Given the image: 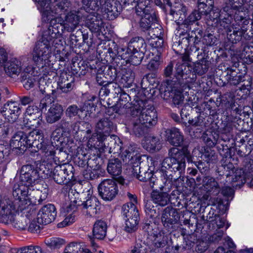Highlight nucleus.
<instances>
[{"label": "nucleus", "instance_id": "nucleus-1", "mask_svg": "<svg viewBox=\"0 0 253 253\" xmlns=\"http://www.w3.org/2000/svg\"><path fill=\"white\" fill-rule=\"evenodd\" d=\"M222 105L225 108L228 115L224 121L222 122V129L224 133L230 132L234 127L239 130L243 128L240 124L243 123L242 116L244 115L249 117L248 112H244L242 107L239 105L235 100V97L231 94H225L221 100Z\"/></svg>", "mask_w": 253, "mask_h": 253}, {"label": "nucleus", "instance_id": "nucleus-2", "mask_svg": "<svg viewBox=\"0 0 253 253\" xmlns=\"http://www.w3.org/2000/svg\"><path fill=\"white\" fill-rule=\"evenodd\" d=\"M71 7L60 15L53 16L50 14L49 16L50 19L48 21L50 20V24L54 34L60 33L59 29H61L62 32L63 31L72 32L79 26L82 17L80 14V11L79 10H73L68 12Z\"/></svg>", "mask_w": 253, "mask_h": 253}, {"label": "nucleus", "instance_id": "nucleus-3", "mask_svg": "<svg viewBox=\"0 0 253 253\" xmlns=\"http://www.w3.org/2000/svg\"><path fill=\"white\" fill-rule=\"evenodd\" d=\"M230 4L234 9L233 16L235 22L240 27H233V34L229 35L230 40L233 42L239 40L240 34H245L246 26L250 23V20L249 18L248 9L244 6V0H229Z\"/></svg>", "mask_w": 253, "mask_h": 253}, {"label": "nucleus", "instance_id": "nucleus-4", "mask_svg": "<svg viewBox=\"0 0 253 253\" xmlns=\"http://www.w3.org/2000/svg\"><path fill=\"white\" fill-rule=\"evenodd\" d=\"M147 101L136 100L131 107L132 117H138V120L149 127L157 123V114L154 107L151 105H146Z\"/></svg>", "mask_w": 253, "mask_h": 253}, {"label": "nucleus", "instance_id": "nucleus-5", "mask_svg": "<svg viewBox=\"0 0 253 253\" xmlns=\"http://www.w3.org/2000/svg\"><path fill=\"white\" fill-rule=\"evenodd\" d=\"M196 76L192 71V68L187 63H178L176 65L174 77L170 84L174 87H180L182 89H189V84L196 80Z\"/></svg>", "mask_w": 253, "mask_h": 253}, {"label": "nucleus", "instance_id": "nucleus-6", "mask_svg": "<svg viewBox=\"0 0 253 253\" xmlns=\"http://www.w3.org/2000/svg\"><path fill=\"white\" fill-rule=\"evenodd\" d=\"M127 196L131 202L124 204L122 210L123 215L126 218L125 230L128 233H132L137 229L139 214L135 205L137 203L136 198L129 193Z\"/></svg>", "mask_w": 253, "mask_h": 253}, {"label": "nucleus", "instance_id": "nucleus-7", "mask_svg": "<svg viewBox=\"0 0 253 253\" xmlns=\"http://www.w3.org/2000/svg\"><path fill=\"white\" fill-rule=\"evenodd\" d=\"M136 2L135 12L141 17L140 26L144 30H149L152 24L158 21L156 13L151 7L150 0H137Z\"/></svg>", "mask_w": 253, "mask_h": 253}, {"label": "nucleus", "instance_id": "nucleus-8", "mask_svg": "<svg viewBox=\"0 0 253 253\" xmlns=\"http://www.w3.org/2000/svg\"><path fill=\"white\" fill-rule=\"evenodd\" d=\"M51 55L49 41L44 37L36 43L32 52V59L35 66L43 68L49 61Z\"/></svg>", "mask_w": 253, "mask_h": 253}, {"label": "nucleus", "instance_id": "nucleus-9", "mask_svg": "<svg viewBox=\"0 0 253 253\" xmlns=\"http://www.w3.org/2000/svg\"><path fill=\"white\" fill-rule=\"evenodd\" d=\"M179 149L172 148L169 150V157L166 158L162 162V168L167 169L166 171L173 172L176 174L174 177L179 178L185 169V159L184 156H177Z\"/></svg>", "mask_w": 253, "mask_h": 253}, {"label": "nucleus", "instance_id": "nucleus-10", "mask_svg": "<svg viewBox=\"0 0 253 253\" xmlns=\"http://www.w3.org/2000/svg\"><path fill=\"white\" fill-rule=\"evenodd\" d=\"M78 196L79 193L75 190H72L68 193V197L71 203L75 204L76 206L81 207L84 214L89 217L95 215L97 212L99 205L97 199L95 197H91L86 201L82 202L77 200V197Z\"/></svg>", "mask_w": 253, "mask_h": 253}, {"label": "nucleus", "instance_id": "nucleus-11", "mask_svg": "<svg viewBox=\"0 0 253 253\" xmlns=\"http://www.w3.org/2000/svg\"><path fill=\"white\" fill-rule=\"evenodd\" d=\"M51 175L56 183L61 185L66 184L70 181L76 180L74 168L67 163L55 166L51 171Z\"/></svg>", "mask_w": 253, "mask_h": 253}, {"label": "nucleus", "instance_id": "nucleus-12", "mask_svg": "<svg viewBox=\"0 0 253 253\" xmlns=\"http://www.w3.org/2000/svg\"><path fill=\"white\" fill-rule=\"evenodd\" d=\"M98 191L99 196L105 201L113 200L118 193L119 190L115 180L106 179L98 185Z\"/></svg>", "mask_w": 253, "mask_h": 253}, {"label": "nucleus", "instance_id": "nucleus-13", "mask_svg": "<svg viewBox=\"0 0 253 253\" xmlns=\"http://www.w3.org/2000/svg\"><path fill=\"white\" fill-rule=\"evenodd\" d=\"M40 178L38 170L32 165L23 166L21 170L20 182L28 187H33Z\"/></svg>", "mask_w": 253, "mask_h": 253}, {"label": "nucleus", "instance_id": "nucleus-14", "mask_svg": "<svg viewBox=\"0 0 253 253\" xmlns=\"http://www.w3.org/2000/svg\"><path fill=\"white\" fill-rule=\"evenodd\" d=\"M16 203L8 198L4 199L0 210V222L10 224L16 213Z\"/></svg>", "mask_w": 253, "mask_h": 253}, {"label": "nucleus", "instance_id": "nucleus-15", "mask_svg": "<svg viewBox=\"0 0 253 253\" xmlns=\"http://www.w3.org/2000/svg\"><path fill=\"white\" fill-rule=\"evenodd\" d=\"M29 188L26 185L15 184L12 189V196L14 198L13 201L16 203V207H20V210H23L25 207H22L24 205H28L27 199L29 198Z\"/></svg>", "mask_w": 253, "mask_h": 253}, {"label": "nucleus", "instance_id": "nucleus-16", "mask_svg": "<svg viewBox=\"0 0 253 253\" xmlns=\"http://www.w3.org/2000/svg\"><path fill=\"white\" fill-rule=\"evenodd\" d=\"M85 25L93 33L104 34V23L100 15L96 12H91L86 16Z\"/></svg>", "mask_w": 253, "mask_h": 253}, {"label": "nucleus", "instance_id": "nucleus-17", "mask_svg": "<svg viewBox=\"0 0 253 253\" xmlns=\"http://www.w3.org/2000/svg\"><path fill=\"white\" fill-rule=\"evenodd\" d=\"M55 207L51 204L43 206L39 211L37 220L39 223L47 224L54 220L56 216Z\"/></svg>", "mask_w": 253, "mask_h": 253}, {"label": "nucleus", "instance_id": "nucleus-18", "mask_svg": "<svg viewBox=\"0 0 253 253\" xmlns=\"http://www.w3.org/2000/svg\"><path fill=\"white\" fill-rule=\"evenodd\" d=\"M117 44L112 41L100 43L97 46V52L101 58H104L107 62L113 60L114 52H116Z\"/></svg>", "mask_w": 253, "mask_h": 253}, {"label": "nucleus", "instance_id": "nucleus-19", "mask_svg": "<svg viewBox=\"0 0 253 253\" xmlns=\"http://www.w3.org/2000/svg\"><path fill=\"white\" fill-rule=\"evenodd\" d=\"M179 214L176 209L168 207L163 211L161 220L163 225L168 229H171L179 219Z\"/></svg>", "mask_w": 253, "mask_h": 253}, {"label": "nucleus", "instance_id": "nucleus-20", "mask_svg": "<svg viewBox=\"0 0 253 253\" xmlns=\"http://www.w3.org/2000/svg\"><path fill=\"white\" fill-rule=\"evenodd\" d=\"M103 9L106 18L109 20H112L120 14L122 6L117 0H106L103 4Z\"/></svg>", "mask_w": 253, "mask_h": 253}, {"label": "nucleus", "instance_id": "nucleus-21", "mask_svg": "<svg viewBox=\"0 0 253 253\" xmlns=\"http://www.w3.org/2000/svg\"><path fill=\"white\" fill-rule=\"evenodd\" d=\"M29 188V198L27 199L28 205H40L45 201L48 195V190L47 187H42L40 189H32Z\"/></svg>", "mask_w": 253, "mask_h": 253}, {"label": "nucleus", "instance_id": "nucleus-22", "mask_svg": "<svg viewBox=\"0 0 253 253\" xmlns=\"http://www.w3.org/2000/svg\"><path fill=\"white\" fill-rule=\"evenodd\" d=\"M0 112L9 122H15L20 114L21 109L16 102H9L5 104Z\"/></svg>", "mask_w": 253, "mask_h": 253}, {"label": "nucleus", "instance_id": "nucleus-23", "mask_svg": "<svg viewBox=\"0 0 253 253\" xmlns=\"http://www.w3.org/2000/svg\"><path fill=\"white\" fill-rule=\"evenodd\" d=\"M23 136L26 147L37 148L41 143V141L44 139L42 133L38 129H34L28 133L23 132Z\"/></svg>", "mask_w": 253, "mask_h": 253}, {"label": "nucleus", "instance_id": "nucleus-24", "mask_svg": "<svg viewBox=\"0 0 253 253\" xmlns=\"http://www.w3.org/2000/svg\"><path fill=\"white\" fill-rule=\"evenodd\" d=\"M132 173L138 180L141 181H149L153 177L154 173L153 170L150 167L142 165L141 166H133L132 168Z\"/></svg>", "mask_w": 253, "mask_h": 253}, {"label": "nucleus", "instance_id": "nucleus-25", "mask_svg": "<svg viewBox=\"0 0 253 253\" xmlns=\"http://www.w3.org/2000/svg\"><path fill=\"white\" fill-rule=\"evenodd\" d=\"M224 18L218 21V24L216 26H214L213 27L216 28L217 30L219 31V32H222L223 30L227 33V37L228 40L233 43H236L237 42H239L240 40L235 42H233L232 41L230 40L229 35L233 34V27H239L240 28V27L236 23V24H234L232 25H231V17H227L226 16H223Z\"/></svg>", "mask_w": 253, "mask_h": 253}, {"label": "nucleus", "instance_id": "nucleus-26", "mask_svg": "<svg viewBox=\"0 0 253 253\" xmlns=\"http://www.w3.org/2000/svg\"><path fill=\"white\" fill-rule=\"evenodd\" d=\"M129 96L124 91H121L120 96V101L115 105L112 106L107 110L108 114L106 112L107 115H111L109 114L112 110L113 111L120 115H123L127 112L126 109L128 107L127 103L129 100Z\"/></svg>", "mask_w": 253, "mask_h": 253}, {"label": "nucleus", "instance_id": "nucleus-27", "mask_svg": "<svg viewBox=\"0 0 253 253\" xmlns=\"http://www.w3.org/2000/svg\"><path fill=\"white\" fill-rule=\"evenodd\" d=\"M63 111L62 105L58 103L53 104L46 114V122L52 124L59 121L63 115Z\"/></svg>", "mask_w": 253, "mask_h": 253}, {"label": "nucleus", "instance_id": "nucleus-28", "mask_svg": "<svg viewBox=\"0 0 253 253\" xmlns=\"http://www.w3.org/2000/svg\"><path fill=\"white\" fill-rule=\"evenodd\" d=\"M136 148L134 145L130 144L122 150L121 157L124 162L132 164L134 161H139L140 156Z\"/></svg>", "mask_w": 253, "mask_h": 253}, {"label": "nucleus", "instance_id": "nucleus-29", "mask_svg": "<svg viewBox=\"0 0 253 253\" xmlns=\"http://www.w3.org/2000/svg\"><path fill=\"white\" fill-rule=\"evenodd\" d=\"M38 150L40 151L41 154L44 159L47 161H51L55 153L56 148L54 145L47 140L43 139L37 147Z\"/></svg>", "mask_w": 253, "mask_h": 253}, {"label": "nucleus", "instance_id": "nucleus-30", "mask_svg": "<svg viewBox=\"0 0 253 253\" xmlns=\"http://www.w3.org/2000/svg\"><path fill=\"white\" fill-rule=\"evenodd\" d=\"M49 4H51V12L60 15L65 12L71 6V2L69 0H48Z\"/></svg>", "mask_w": 253, "mask_h": 253}, {"label": "nucleus", "instance_id": "nucleus-31", "mask_svg": "<svg viewBox=\"0 0 253 253\" xmlns=\"http://www.w3.org/2000/svg\"><path fill=\"white\" fill-rule=\"evenodd\" d=\"M167 140L172 145L179 147L182 145L184 136L179 129L174 127L167 131Z\"/></svg>", "mask_w": 253, "mask_h": 253}, {"label": "nucleus", "instance_id": "nucleus-32", "mask_svg": "<svg viewBox=\"0 0 253 253\" xmlns=\"http://www.w3.org/2000/svg\"><path fill=\"white\" fill-rule=\"evenodd\" d=\"M22 69L21 61L12 58L4 66L6 74L9 77L15 78L19 75Z\"/></svg>", "mask_w": 253, "mask_h": 253}, {"label": "nucleus", "instance_id": "nucleus-33", "mask_svg": "<svg viewBox=\"0 0 253 253\" xmlns=\"http://www.w3.org/2000/svg\"><path fill=\"white\" fill-rule=\"evenodd\" d=\"M151 199L153 202L161 207L167 205L170 201V195L159 190H153L151 193Z\"/></svg>", "mask_w": 253, "mask_h": 253}, {"label": "nucleus", "instance_id": "nucleus-34", "mask_svg": "<svg viewBox=\"0 0 253 253\" xmlns=\"http://www.w3.org/2000/svg\"><path fill=\"white\" fill-rule=\"evenodd\" d=\"M203 37V34H197L192 37H187L189 41V45H191L190 47V53L192 55H196L198 57L201 54L202 50L200 51V47L203 42L201 41V39Z\"/></svg>", "mask_w": 253, "mask_h": 253}, {"label": "nucleus", "instance_id": "nucleus-35", "mask_svg": "<svg viewBox=\"0 0 253 253\" xmlns=\"http://www.w3.org/2000/svg\"><path fill=\"white\" fill-rule=\"evenodd\" d=\"M107 225L101 219L98 220L94 223L92 229L93 237L98 240L103 239L106 236Z\"/></svg>", "mask_w": 253, "mask_h": 253}, {"label": "nucleus", "instance_id": "nucleus-36", "mask_svg": "<svg viewBox=\"0 0 253 253\" xmlns=\"http://www.w3.org/2000/svg\"><path fill=\"white\" fill-rule=\"evenodd\" d=\"M204 189L209 193L214 195L218 194L220 191V187L214 178L210 176H205L202 180Z\"/></svg>", "mask_w": 253, "mask_h": 253}, {"label": "nucleus", "instance_id": "nucleus-37", "mask_svg": "<svg viewBox=\"0 0 253 253\" xmlns=\"http://www.w3.org/2000/svg\"><path fill=\"white\" fill-rule=\"evenodd\" d=\"M96 129L99 133H106L108 135L114 129L113 122L108 117H104L99 120L96 124Z\"/></svg>", "mask_w": 253, "mask_h": 253}, {"label": "nucleus", "instance_id": "nucleus-38", "mask_svg": "<svg viewBox=\"0 0 253 253\" xmlns=\"http://www.w3.org/2000/svg\"><path fill=\"white\" fill-rule=\"evenodd\" d=\"M37 2V6L39 10L42 13V19L45 22L49 20V16L57 15L51 12V4H49L48 0H35Z\"/></svg>", "mask_w": 253, "mask_h": 253}, {"label": "nucleus", "instance_id": "nucleus-39", "mask_svg": "<svg viewBox=\"0 0 253 253\" xmlns=\"http://www.w3.org/2000/svg\"><path fill=\"white\" fill-rule=\"evenodd\" d=\"M128 45L129 51H139L145 53L146 50V43L141 37L133 38L128 42Z\"/></svg>", "mask_w": 253, "mask_h": 253}, {"label": "nucleus", "instance_id": "nucleus-40", "mask_svg": "<svg viewBox=\"0 0 253 253\" xmlns=\"http://www.w3.org/2000/svg\"><path fill=\"white\" fill-rule=\"evenodd\" d=\"M202 138L205 144L210 148H212L216 144L220 143L219 134L216 131L213 130H207L203 134Z\"/></svg>", "mask_w": 253, "mask_h": 253}, {"label": "nucleus", "instance_id": "nucleus-41", "mask_svg": "<svg viewBox=\"0 0 253 253\" xmlns=\"http://www.w3.org/2000/svg\"><path fill=\"white\" fill-rule=\"evenodd\" d=\"M107 171L113 176H119L122 170V164L118 158H112L108 161Z\"/></svg>", "mask_w": 253, "mask_h": 253}, {"label": "nucleus", "instance_id": "nucleus-42", "mask_svg": "<svg viewBox=\"0 0 253 253\" xmlns=\"http://www.w3.org/2000/svg\"><path fill=\"white\" fill-rule=\"evenodd\" d=\"M171 86V90L169 93V95L172 99V102L175 107H179L183 103L184 96L182 94V92L185 89H182L180 87H174V85Z\"/></svg>", "mask_w": 253, "mask_h": 253}, {"label": "nucleus", "instance_id": "nucleus-43", "mask_svg": "<svg viewBox=\"0 0 253 253\" xmlns=\"http://www.w3.org/2000/svg\"><path fill=\"white\" fill-rule=\"evenodd\" d=\"M180 28L186 33L187 36L186 37L203 34L202 27L200 26L199 23H182L180 25Z\"/></svg>", "mask_w": 253, "mask_h": 253}, {"label": "nucleus", "instance_id": "nucleus-44", "mask_svg": "<svg viewBox=\"0 0 253 253\" xmlns=\"http://www.w3.org/2000/svg\"><path fill=\"white\" fill-rule=\"evenodd\" d=\"M143 146L149 151H156L161 148L160 140L159 137L154 136H149L145 138Z\"/></svg>", "mask_w": 253, "mask_h": 253}, {"label": "nucleus", "instance_id": "nucleus-45", "mask_svg": "<svg viewBox=\"0 0 253 253\" xmlns=\"http://www.w3.org/2000/svg\"><path fill=\"white\" fill-rule=\"evenodd\" d=\"M177 179L174 177L171 174H169L168 171H166L163 177V183L160 187V191L165 193L169 194L173 187V182Z\"/></svg>", "mask_w": 253, "mask_h": 253}, {"label": "nucleus", "instance_id": "nucleus-46", "mask_svg": "<svg viewBox=\"0 0 253 253\" xmlns=\"http://www.w3.org/2000/svg\"><path fill=\"white\" fill-rule=\"evenodd\" d=\"M227 159L221 160V165L218 168V172L220 175L225 176L227 178L231 176L234 167L230 161L226 162Z\"/></svg>", "mask_w": 253, "mask_h": 253}, {"label": "nucleus", "instance_id": "nucleus-47", "mask_svg": "<svg viewBox=\"0 0 253 253\" xmlns=\"http://www.w3.org/2000/svg\"><path fill=\"white\" fill-rule=\"evenodd\" d=\"M23 131H18L12 136L10 141V146L12 149H22V147H26L23 139Z\"/></svg>", "mask_w": 253, "mask_h": 253}, {"label": "nucleus", "instance_id": "nucleus-48", "mask_svg": "<svg viewBox=\"0 0 253 253\" xmlns=\"http://www.w3.org/2000/svg\"><path fill=\"white\" fill-rule=\"evenodd\" d=\"M149 128L150 127L137 120L132 124V132L136 136L140 137L147 133Z\"/></svg>", "mask_w": 253, "mask_h": 253}, {"label": "nucleus", "instance_id": "nucleus-49", "mask_svg": "<svg viewBox=\"0 0 253 253\" xmlns=\"http://www.w3.org/2000/svg\"><path fill=\"white\" fill-rule=\"evenodd\" d=\"M238 73L232 69H228L226 80L232 85H237L245 81V76L237 75Z\"/></svg>", "mask_w": 253, "mask_h": 253}, {"label": "nucleus", "instance_id": "nucleus-50", "mask_svg": "<svg viewBox=\"0 0 253 253\" xmlns=\"http://www.w3.org/2000/svg\"><path fill=\"white\" fill-rule=\"evenodd\" d=\"M135 73L131 69H125L121 78L122 83L124 84L123 86L126 87H130L133 83Z\"/></svg>", "mask_w": 253, "mask_h": 253}, {"label": "nucleus", "instance_id": "nucleus-51", "mask_svg": "<svg viewBox=\"0 0 253 253\" xmlns=\"http://www.w3.org/2000/svg\"><path fill=\"white\" fill-rule=\"evenodd\" d=\"M220 16H222L219 9L218 8H212L207 16V23L208 25L212 27L216 26L218 21L219 20Z\"/></svg>", "mask_w": 253, "mask_h": 253}, {"label": "nucleus", "instance_id": "nucleus-52", "mask_svg": "<svg viewBox=\"0 0 253 253\" xmlns=\"http://www.w3.org/2000/svg\"><path fill=\"white\" fill-rule=\"evenodd\" d=\"M42 111L39 108L34 106H29L26 109V116H29L28 120H33L37 121V124L40 123L42 118Z\"/></svg>", "mask_w": 253, "mask_h": 253}, {"label": "nucleus", "instance_id": "nucleus-53", "mask_svg": "<svg viewBox=\"0 0 253 253\" xmlns=\"http://www.w3.org/2000/svg\"><path fill=\"white\" fill-rule=\"evenodd\" d=\"M83 7L86 12H96L101 5V0H82Z\"/></svg>", "mask_w": 253, "mask_h": 253}, {"label": "nucleus", "instance_id": "nucleus-54", "mask_svg": "<svg viewBox=\"0 0 253 253\" xmlns=\"http://www.w3.org/2000/svg\"><path fill=\"white\" fill-rule=\"evenodd\" d=\"M91 252L87 249L84 248L81 243H71L65 248L64 253H88Z\"/></svg>", "mask_w": 253, "mask_h": 253}, {"label": "nucleus", "instance_id": "nucleus-55", "mask_svg": "<svg viewBox=\"0 0 253 253\" xmlns=\"http://www.w3.org/2000/svg\"><path fill=\"white\" fill-rule=\"evenodd\" d=\"M210 63L209 61L203 57L195 63L194 70L198 75H203L208 71Z\"/></svg>", "mask_w": 253, "mask_h": 253}, {"label": "nucleus", "instance_id": "nucleus-56", "mask_svg": "<svg viewBox=\"0 0 253 253\" xmlns=\"http://www.w3.org/2000/svg\"><path fill=\"white\" fill-rule=\"evenodd\" d=\"M189 46V41L187 37H185L174 42L172 48L175 52L181 53L183 51L185 52Z\"/></svg>", "mask_w": 253, "mask_h": 253}, {"label": "nucleus", "instance_id": "nucleus-57", "mask_svg": "<svg viewBox=\"0 0 253 253\" xmlns=\"http://www.w3.org/2000/svg\"><path fill=\"white\" fill-rule=\"evenodd\" d=\"M29 221L30 220L26 216L19 215L16 216L15 215L10 224L17 229L24 230L26 229Z\"/></svg>", "mask_w": 253, "mask_h": 253}, {"label": "nucleus", "instance_id": "nucleus-58", "mask_svg": "<svg viewBox=\"0 0 253 253\" xmlns=\"http://www.w3.org/2000/svg\"><path fill=\"white\" fill-rule=\"evenodd\" d=\"M155 31H158L156 34H154V36H155L156 39L154 41L151 43V44H152V46L156 48H162L164 44V40L162 38L163 34L162 29L161 28V27L160 28L157 27L156 28H152V29L149 30V33H152L154 32Z\"/></svg>", "mask_w": 253, "mask_h": 253}, {"label": "nucleus", "instance_id": "nucleus-59", "mask_svg": "<svg viewBox=\"0 0 253 253\" xmlns=\"http://www.w3.org/2000/svg\"><path fill=\"white\" fill-rule=\"evenodd\" d=\"M70 81L68 82V79H65L63 78H61V81L60 84H58V87L61 90L62 92L68 93L73 89L75 87V82L74 78L70 76ZM68 79V77H67Z\"/></svg>", "mask_w": 253, "mask_h": 253}, {"label": "nucleus", "instance_id": "nucleus-60", "mask_svg": "<svg viewBox=\"0 0 253 253\" xmlns=\"http://www.w3.org/2000/svg\"><path fill=\"white\" fill-rule=\"evenodd\" d=\"M100 138L101 142L98 143L99 146L96 149L99 152V153H97L98 157L102 155L106 156L107 154H111L109 146L105 143L107 140V135L105 134L104 136H102Z\"/></svg>", "mask_w": 253, "mask_h": 253}, {"label": "nucleus", "instance_id": "nucleus-61", "mask_svg": "<svg viewBox=\"0 0 253 253\" xmlns=\"http://www.w3.org/2000/svg\"><path fill=\"white\" fill-rule=\"evenodd\" d=\"M129 51L128 46L127 48H119L117 45L116 47V52H114L113 60L116 58L126 60V62H128L130 56V54L128 52Z\"/></svg>", "mask_w": 253, "mask_h": 253}, {"label": "nucleus", "instance_id": "nucleus-62", "mask_svg": "<svg viewBox=\"0 0 253 253\" xmlns=\"http://www.w3.org/2000/svg\"><path fill=\"white\" fill-rule=\"evenodd\" d=\"M46 245L51 249L60 248L64 244V240L59 238H51L45 240Z\"/></svg>", "mask_w": 253, "mask_h": 253}, {"label": "nucleus", "instance_id": "nucleus-63", "mask_svg": "<svg viewBox=\"0 0 253 253\" xmlns=\"http://www.w3.org/2000/svg\"><path fill=\"white\" fill-rule=\"evenodd\" d=\"M105 134L99 133H94L88 138L87 141V146L89 148H94L96 149L99 146L98 143L101 142L100 138Z\"/></svg>", "mask_w": 253, "mask_h": 253}, {"label": "nucleus", "instance_id": "nucleus-64", "mask_svg": "<svg viewBox=\"0 0 253 253\" xmlns=\"http://www.w3.org/2000/svg\"><path fill=\"white\" fill-rule=\"evenodd\" d=\"M242 56L247 59L246 62H253V45H246L242 52Z\"/></svg>", "mask_w": 253, "mask_h": 253}]
</instances>
